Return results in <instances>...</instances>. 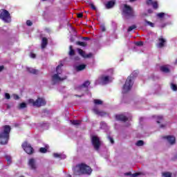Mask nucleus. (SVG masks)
Here are the masks:
<instances>
[{
	"instance_id": "obj_1",
	"label": "nucleus",
	"mask_w": 177,
	"mask_h": 177,
	"mask_svg": "<svg viewBox=\"0 0 177 177\" xmlns=\"http://www.w3.org/2000/svg\"><path fill=\"white\" fill-rule=\"evenodd\" d=\"M92 168L85 163H80L76 165L73 170V175L81 176V175H91L92 174Z\"/></svg>"
},
{
	"instance_id": "obj_2",
	"label": "nucleus",
	"mask_w": 177,
	"mask_h": 177,
	"mask_svg": "<svg viewBox=\"0 0 177 177\" xmlns=\"http://www.w3.org/2000/svg\"><path fill=\"white\" fill-rule=\"evenodd\" d=\"M3 131L0 133V145H8L10 138V131L12 127L10 125L3 126Z\"/></svg>"
},
{
	"instance_id": "obj_3",
	"label": "nucleus",
	"mask_w": 177,
	"mask_h": 177,
	"mask_svg": "<svg viewBox=\"0 0 177 177\" xmlns=\"http://www.w3.org/2000/svg\"><path fill=\"white\" fill-rule=\"evenodd\" d=\"M122 15L124 19H132V17H135V10H133V8H132L131 6L124 4L122 9Z\"/></svg>"
},
{
	"instance_id": "obj_4",
	"label": "nucleus",
	"mask_w": 177,
	"mask_h": 177,
	"mask_svg": "<svg viewBox=\"0 0 177 177\" xmlns=\"http://www.w3.org/2000/svg\"><path fill=\"white\" fill-rule=\"evenodd\" d=\"M62 67H63V64H62L57 66V68H56L57 73L54 74L52 76L53 85H56V84H57L59 81H64V80H67V76H65L64 77H60L59 76V74H60V72H59V70H60V68H62Z\"/></svg>"
},
{
	"instance_id": "obj_5",
	"label": "nucleus",
	"mask_w": 177,
	"mask_h": 177,
	"mask_svg": "<svg viewBox=\"0 0 177 177\" xmlns=\"http://www.w3.org/2000/svg\"><path fill=\"white\" fill-rule=\"evenodd\" d=\"M133 80V76H132V75L127 77L125 84L123 86V93H127V92H129L130 90L132 89V86H133V82H132Z\"/></svg>"
},
{
	"instance_id": "obj_6",
	"label": "nucleus",
	"mask_w": 177,
	"mask_h": 177,
	"mask_svg": "<svg viewBox=\"0 0 177 177\" xmlns=\"http://www.w3.org/2000/svg\"><path fill=\"white\" fill-rule=\"evenodd\" d=\"M28 103L35 107H42V106L46 105V101L42 97H38L35 101L34 99H29Z\"/></svg>"
},
{
	"instance_id": "obj_7",
	"label": "nucleus",
	"mask_w": 177,
	"mask_h": 177,
	"mask_svg": "<svg viewBox=\"0 0 177 177\" xmlns=\"http://www.w3.org/2000/svg\"><path fill=\"white\" fill-rule=\"evenodd\" d=\"M0 19H1L4 23H10L12 21L10 14L9 11L6 10H0Z\"/></svg>"
},
{
	"instance_id": "obj_8",
	"label": "nucleus",
	"mask_w": 177,
	"mask_h": 177,
	"mask_svg": "<svg viewBox=\"0 0 177 177\" xmlns=\"http://www.w3.org/2000/svg\"><path fill=\"white\" fill-rule=\"evenodd\" d=\"M91 143L97 151L100 150V146H102V143L100 142V138L96 136H93L91 138Z\"/></svg>"
},
{
	"instance_id": "obj_9",
	"label": "nucleus",
	"mask_w": 177,
	"mask_h": 177,
	"mask_svg": "<svg viewBox=\"0 0 177 177\" xmlns=\"http://www.w3.org/2000/svg\"><path fill=\"white\" fill-rule=\"evenodd\" d=\"M22 148L24 149V151L27 153V154H32L34 153V148H32V147H31V145L27 142L22 144Z\"/></svg>"
},
{
	"instance_id": "obj_10",
	"label": "nucleus",
	"mask_w": 177,
	"mask_h": 177,
	"mask_svg": "<svg viewBox=\"0 0 177 177\" xmlns=\"http://www.w3.org/2000/svg\"><path fill=\"white\" fill-rule=\"evenodd\" d=\"M89 85H91V82H89V80H86L82 85L75 87V91L81 92V91H82V88H86L88 89V86H89Z\"/></svg>"
},
{
	"instance_id": "obj_11",
	"label": "nucleus",
	"mask_w": 177,
	"mask_h": 177,
	"mask_svg": "<svg viewBox=\"0 0 177 177\" xmlns=\"http://www.w3.org/2000/svg\"><path fill=\"white\" fill-rule=\"evenodd\" d=\"M163 139H166L169 145H175L176 143V138L174 136H163Z\"/></svg>"
},
{
	"instance_id": "obj_12",
	"label": "nucleus",
	"mask_w": 177,
	"mask_h": 177,
	"mask_svg": "<svg viewBox=\"0 0 177 177\" xmlns=\"http://www.w3.org/2000/svg\"><path fill=\"white\" fill-rule=\"evenodd\" d=\"M99 80L102 85H106L110 82V77L106 75H102L99 77Z\"/></svg>"
},
{
	"instance_id": "obj_13",
	"label": "nucleus",
	"mask_w": 177,
	"mask_h": 177,
	"mask_svg": "<svg viewBox=\"0 0 177 177\" xmlns=\"http://www.w3.org/2000/svg\"><path fill=\"white\" fill-rule=\"evenodd\" d=\"M93 113L97 115H100V117H106V115H109V113L106 111H100L99 109L95 108L93 109Z\"/></svg>"
},
{
	"instance_id": "obj_14",
	"label": "nucleus",
	"mask_w": 177,
	"mask_h": 177,
	"mask_svg": "<svg viewBox=\"0 0 177 177\" xmlns=\"http://www.w3.org/2000/svg\"><path fill=\"white\" fill-rule=\"evenodd\" d=\"M115 119L117 121H122V122L128 121V118L122 114L115 115Z\"/></svg>"
},
{
	"instance_id": "obj_15",
	"label": "nucleus",
	"mask_w": 177,
	"mask_h": 177,
	"mask_svg": "<svg viewBox=\"0 0 177 177\" xmlns=\"http://www.w3.org/2000/svg\"><path fill=\"white\" fill-rule=\"evenodd\" d=\"M77 52H78L79 55H80V56H82V57H84L85 59H86L88 57H92V53H88V54L86 55L85 51H84L81 48H78Z\"/></svg>"
},
{
	"instance_id": "obj_16",
	"label": "nucleus",
	"mask_w": 177,
	"mask_h": 177,
	"mask_svg": "<svg viewBox=\"0 0 177 177\" xmlns=\"http://www.w3.org/2000/svg\"><path fill=\"white\" fill-rule=\"evenodd\" d=\"M28 165L30 167L31 169H37V163L35 162V159L30 158L28 161Z\"/></svg>"
},
{
	"instance_id": "obj_17",
	"label": "nucleus",
	"mask_w": 177,
	"mask_h": 177,
	"mask_svg": "<svg viewBox=\"0 0 177 177\" xmlns=\"http://www.w3.org/2000/svg\"><path fill=\"white\" fill-rule=\"evenodd\" d=\"M158 41H159V43L158 44V48H164L165 46V42H167V40L162 38V37L158 38Z\"/></svg>"
},
{
	"instance_id": "obj_18",
	"label": "nucleus",
	"mask_w": 177,
	"mask_h": 177,
	"mask_svg": "<svg viewBox=\"0 0 177 177\" xmlns=\"http://www.w3.org/2000/svg\"><path fill=\"white\" fill-rule=\"evenodd\" d=\"M48 45V39L46 37H43L41 39V48L45 49Z\"/></svg>"
},
{
	"instance_id": "obj_19",
	"label": "nucleus",
	"mask_w": 177,
	"mask_h": 177,
	"mask_svg": "<svg viewBox=\"0 0 177 177\" xmlns=\"http://www.w3.org/2000/svg\"><path fill=\"white\" fill-rule=\"evenodd\" d=\"M115 5V1H109L106 4V9H111Z\"/></svg>"
},
{
	"instance_id": "obj_20",
	"label": "nucleus",
	"mask_w": 177,
	"mask_h": 177,
	"mask_svg": "<svg viewBox=\"0 0 177 177\" xmlns=\"http://www.w3.org/2000/svg\"><path fill=\"white\" fill-rule=\"evenodd\" d=\"M27 71L28 73H30V74H35V75H37L39 73V71L35 69V68H26Z\"/></svg>"
},
{
	"instance_id": "obj_21",
	"label": "nucleus",
	"mask_w": 177,
	"mask_h": 177,
	"mask_svg": "<svg viewBox=\"0 0 177 177\" xmlns=\"http://www.w3.org/2000/svg\"><path fill=\"white\" fill-rule=\"evenodd\" d=\"M86 68V65L85 64H80L76 66L77 71H82V70H85Z\"/></svg>"
},
{
	"instance_id": "obj_22",
	"label": "nucleus",
	"mask_w": 177,
	"mask_h": 177,
	"mask_svg": "<svg viewBox=\"0 0 177 177\" xmlns=\"http://www.w3.org/2000/svg\"><path fill=\"white\" fill-rule=\"evenodd\" d=\"M160 71H162V73H169V68L165 66H160Z\"/></svg>"
},
{
	"instance_id": "obj_23",
	"label": "nucleus",
	"mask_w": 177,
	"mask_h": 177,
	"mask_svg": "<svg viewBox=\"0 0 177 177\" xmlns=\"http://www.w3.org/2000/svg\"><path fill=\"white\" fill-rule=\"evenodd\" d=\"M68 55L69 56H74V55H75V50L73 49V46H69Z\"/></svg>"
},
{
	"instance_id": "obj_24",
	"label": "nucleus",
	"mask_w": 177,
	"mask_h": 177,
	"mask_svg": "<svg viewBox=\"0 0 177 177\" xmlns=\"http://www.w3.org/2000/svg\"><path fill=\"white\" fill-rule=\"evenodd\" d=\"M162 176L164 177H172V173L169 171L163 172Z\"/></svg>"
},
{
	"instance_id": "obj_25",
	"label": "nucleus",
	"mask_w": 177,
	"mask_h": 177,
	"mask_svg": "<svg viewBox=\"0 0 177 177\" xmlns=\"http://www.w3.org/2000/svg\"><path fill=\"white\" fill-rule=\"evenodd\" d=\"M145 145V142L142 140H140L137 141L136 143V145H137L138 147H140V146H143Z\"/></svg>"
},
{
	"instance_id": "obj_26",
	"label": "nucleus",
	"mask_w": 177,
	"mask_h": 177,
	"mask_svg": "<svg viewBox=\"0 0 177 177\" xmlns=\"http://www.w3.org/2000/svg\"><path fill=\"white\" fill-rule=\"evenodd\" d=\"M76 45H79V46H86L85 41H76Z\"/></svg>"
},
{
	"instance_id": "obj_27",
	"label": "nucleus",
	"mask_w": 177,
	"mask_h": 177,
	"mask_svg": "<svg viewBox=\"0 0 177 177\" xmlns=\"http://www.w3.org/2000/svg\"><path fill=\"white\" fill-rule=\"evenodd\" d=\"M136 28V25H132L129 27V28L127 29V31L128 32H131V31H132L133 30H135Z\"/></svg>"
},
{
	"instance_id": "obj_28",
	"label": "nucleus",
	"mask_w": 177,
	"mask_h": 177,
	"mask_svg": "<svg viewBox=\"0 0 177 177\" xmlns=\"http://www.w3.org/2000/svg\"><path fill=\"white\" fill-rule=\"evenodd\" d=\"M6 160L8 164H10L12 162V157H10V156L6 155Z\"/></svg>"
},
{
	"instance_id": "obj_29",
	"label": "nucleus",
	"mask_w": 177,
	"mask_h": 177,
	"mask_svg": "<svg viewBox=\"0 0 177 177\" xmlns=\"http://www.w3.org/2000/svg\"><path fill=\"white\" fill-rule=\"evenodd\" d=\"M39 152L43 153H47L48 152V149H46L45 147H41L39 149Z\"/></svg>"
},
{
	"instance_id": "obj_30",
	"label": "nucleus",
	"mask_w": 177,
	"mask_h": 177,
	"mask_svg": "<svg viewBox=\"0 0 177 177\" xmlns=\"http://www.w3.org/2000/svg\"><path fill=\"white\" fill-rule=\"evenodd\" d=\"M171 88L172 91H177V85L174 83L171 84Z\"/></svg>"
},
{
	"instance_id": "obj_31",
	"label": "nucleus",
	"mask_w": 177,
	"mask_h": 177,
	"mask_svg": "<svg viewBox=\"0 0 177 177\" xmlns=\"http://www.w3.org/2000/svg\"><path fill=\"white\" fill-rule=\"evenodd\" d=\"M94 103L97 105L103 104V101L100 100H94Z\"/></svg>"
},
{
	"instance_id": "obj_32",
	"label": "nucleus",
	"mask_w": 177,
	"mask_h": 177,
	"mask_svg": "<svg viewBox=\"0 0 177 177\" xmlns=\"http://www.w3.org/2000/svg\"><path fill=\"white\" fill-rule=\"evenodd\" d=\"M152 6L153 9H158V3H157V1H154L152 3Z\"/></svg>"
},
{
	"instance_id": "obj_33",
	"label": "nucleus",
	"mask_w": 177,
	"mask_h": 177,
	"mask_svg": "<svg viewBox=\"0 0 177 177\" xmlns=\"http://www.w3.org/2000/svg\"><path fill=\"white\" fill-rule=\"evenodd\" d=\"M26 107H27L26 102H22L19 104V109H26Z\"/></svg>"
},
{
	"instance_id": "obj_34",
	"label": "nucleus",
	"mask_w": 177,
	"mask_h": 177,
	"mask_svg": "<svg viewBox=\"0 0 177 177\" xmlns=\"http://www.w3.org/2000/svg\"><path fill=\"white\" fill-rule=\"evenodd\" d=\"M72 124H73V125H80V124H81V121H80V120H73Z\"/></svg>"
},
{
	"instance_id": "obj_35",
	"label": "nucleus",
	"mask_w": 177,
	"mask_h": 177,
	"mask_svg": "<svg viewBox=\"0 0 177 177\" xmlns=\"http://www.w3.org/2000/svg\"><path fill=\"white\" fill-rule=\"evenodd\" d=\"M157 16H158V17H160V19H162V17H164V16H165V13L160 12V13H158Z\"/></svg>"
},
{
	"instance_id": "obj_36",
	"label": "nucleus",
	"mask_w": 177,
	"mask_h": 177,
	"mask_svg": "<svg viewBox=\"0 0 177 177\" xmlns=\"http://www.w3.org/2000/svg\"><path fill=\"white\" fill-rule=\"evenodd\" d=\"M89 6H91V9H93V10H96V6H95V4H93V3H90Z\"/></svg>"
},
{
	"instance_id": "obj_37",
	"label": "nucleus",
	"mask_w": 177,
	"mask_h": 177,
	"mask_svg": "<svg viewBox=\"0 0 177 177\" xmlns=\"http://www.w3.org/2000/svg\"><path fill=\"white\" fill-rule=\"evenodd\" d=\"M145 23H147V24H149V26H150L151 27H154V24L153 22L145 20Z\"/></svg>"
},
{
	"instance_id": "obj_38",
	"label": "nucleus",
	"mask_w": 177,
	"mask_h": 177,
	"mask_svg": "<svg viewBox=\"0 0 177 177\" xmlns=\"http://www.w3.org/2000/svg\"><path fill=\"white\" fill-rule=\"evenodd\" d=\"M26 24L27 26H28L29 27H31V26H32V22L30 20H27L26 21Z\"/></svg>"
},
{
	"instance_id": "obj_39",
	"label": "nucleus",
	"mask_w": 177,
	"mask_h": 177,
	"mask_svg": "<svg viewBox=\"0 0 177 177\" xmlns=\"http://www.w3.org/2000/svg\"><path fill=\"white\" fill-rule=\"evenodd\" d=\"M160 121H162V116H158V120L156 121L157 124H160Z\"/></svg>"
},
{
	"instance_id": "obj_40",
	"label": "nucleus",
	"mask_w": 177,
	"mask_h": 177,
	"mask_svg": "<svg viewBox=\"0 0 177 177\" xmlns=\"http://www.w3.org/2000/svg\"><path fill=\"white\" fill-rule=\"evenodd\" d=\"M108 138H109V140L111 142V143L112 145H114V139H113V138H111V136H109Z\"/></svg>"
},
{
	"instance_id": "obj_41",
	"label": "nucleus",
	"mask_w": 177,
	"mask_h": 177,
	"mask_svg": "<svg viewBox=\"0 0 177 177\" xmlns=\"http://www.w3.org/2000/svg\"><path fill=\"white\" fill-rule=\"evenodd\" d=\"M5 97H6V99H7V100L10 99V94H9V93H5Z\"/></svg>"
},
{
	"instance_id": "obj_42",
	"label": "nucleus",
	"mask_w": 177,
	"mask_h": 177,
	"mask_svg": "<svg viewBox=\"0 0 177 177\" xmlns=\"http://www.w3.org/2000/svg\"><path fill=\"white\" fill-rule=\"evenodd\" d=\"M153 0H147L146 3L147 5H153Z\"/></svg>"
},
{
	"instance_id": "obj_43",
	"label": "nucleus",
	"mask_w": 177,
	"mask_h": 177,
	"mask_svg": "<svg viewBox=\"0 0 177 177\" xmlns=\"http://www.w3.org/2000/svg\"><path fill=\"white\" fill-rule=\"evenodd\" d=\"M100 28L103 32H104V31H106V26H104V25L101 26Z\"/></svg>"
},
{
	"instance_id": "obj_44",
	"label": "nucleus",
	"mask_w": 177,
	"mask_h": 177,
	"mask_svg": "<svg viewBox=\"0 0 177 177\" xmlns=\"http://www.w3.org/2000/svg\"><path fill=\"white\" fill-rule=\"evenodd\" d=\"M84 17V14H82V12L77 14L78 19H82V17Z\"/></svg>"
},
{
	"instance_id": "obj_45",
	"label": "nucleus",
	"mask_w": 177,
	"mask_h": 177,
	"mask_svg": "<svg viewBox=\"0 0 177 177\" xmlns=\"http://www.w3.org/2000/svg\"><path fill=\"white\" fill-rule=\"evenodd\" d=\"M132 174H133L131 171L124 174L126 176H131V177H132Z\"/></svg>"
},
{
	"instance_id": "obj_46",
	"label": "nucleus",
	"mask_w": 177,
	"mask_h": 177,
	"mask_svg": "<svg viewBox=\"0 0 177 177\" xmlns=\"http://www.w3.org/2000/svg\"><path fill=\"white\" fill-rule=\"evenodd\" d=\"M140 175V173H134L131 174V177H136V176H139Z\"/></svg>"
},
{
	"instance_id": "obj_47",
	"label": "nucleus",
	"mask_w": 177,
	"mask_h": 177,
	"mask_svg": "<svg viewBox=\"0 0 177 177\" xmlns=\"http://www.w3.org/2000/svg\"><path fill=\"white\" fill-rule=\"evenodd\" d=\"M14 99L15 100H19V99H20V97H19V95H14Z\"/></svg>"
},
{
	"instance_id": "obj_48",
	"label": "nucleus",
	"mask_w": 177,
	"mask_h": 177,
	"mask_svg": "<svg viewBox=\"0 0 177 177\" xmlns=\"http://www.w3.org/2000/svg\"><path fill=\"white\" fill-rule=\"evenodd\" d=\"M53 156H54L55 158H59V157H60V154H59V153H54V154H53Z\"/></svg>"
},
{
	"instance_id": "obj_49",
	"label": "nucleus",
	"mask_w": 177,
	"mask_h": 177,
	"mask_svg": "<svg viewBox=\"0 0 177 177\" xmlns=\"http://www.w3.org/2000/svg\"><path fill=\"white\" fill-rule=\"evenodd\" d=\"M137 45H138V46H143V41H138V42H137Z\"/></svg>"
},
{
	"instance_id": "obj_50",
	"label": "nucleus",
	"mask_w": 177,
	"mask_h": 177,
	"mask_svg": "<svg viewBox=\"0 0 177 177\" xmlns=\"http://www.w3.org/2000/svg\"><path fill=\"white\" fill-rule=\"evenodd\" d=\"M30 57H32V59H35V57H36L35 54V53H31L30 54Z\"/></svg>"
},
{
	"instance_id": "obj_51",
	"label": "nucleus",
	"mask_w": 177,
	"mask_h": 177,
	"mask_svg": "<svg viewBox=\"0 0 177 177\" xmlns=\"http://www.w3.org/2000/svg\"><path fill=\"white\" fill-rule=\"evenodd\" d=\"M82 39H84V41H89V39H91L89 37H82Z\"/></svg>"
},
{
	"instance_id": "obj_52",
	"label": "nucleus",
	"mask_w": 177,
	"mask_h": 177,
	"mask_svg": "<svg viewBox=\"0 0 177 177\" xmlns=\"http://www.w3.org/2000/svg\"><path fill=\"white\" fill-rule=\"evenodd\" d=\"M3 68H5V66H0V73H1V71H3Z\"/></svg>"
},
{
	"instance_id": "obj_53",
	"label": "nucleus",
	"mask_w": 177,
	"mask_h": 177,
	"mask_svg": "<svg viewBox=\"0 0 177 177\" xmlns=\"http://www.w3.org/2000/svg\"><path fill=\"white\" fill-rule=\"evenodd\" d=\"M76 97H82V96H84V95H75Z\"/></svg>"
},
{
	"instance_id": "obj_54",
	"label": "nucleus",
	"mask_w": 177,
	"mask_h": 177,
	"mask_svg": "<svg viewBox=\"0 0 177 177\" xmlns=\"http://www.w3.org/2000/svg\"><path fill=\"white\" fill-rule=\"evenodd\" d=\"M160 128H165V125L161 124V125H160Z\"/></svg>"
},
{
	"instance_id": "obj_55",
	"label": "nucleus",
	"mask_w": 177,
	"mask_h": 177,
	"mask_svg": "<svg viewBox=\"0 0 177 177\" xmlns=\"http://www.w3.org/2000/svg\"><path fill=\"white\" fill-rule=\"evenodd\" d=\"M136 0H129V2H135Z\"/></svg>"
},
{
	"instance_id": "obj_56",
	"label": "nucleus",
	"mask_w": 177,
	"mask_h": 177,
	"mask_svg": "<svg viewBox=\"0 0 177 177\" xmlns=\"http://www.w3.org/2000/svg\"><path fill=\"white\" fill-rule=\"evenodd\" d=\"M71 42H74V39L73 38H71Z\"/></svg>"
},
{
	"instance_id": "obj_57",
	"label": "nucleus",
	"mask_w": 177,
	"mask_h": 177,
	"mask_svg": "<svg viewBox=\"0 0 177 177\" xmlns=\"http://www.w3.org/2000/svg\"><path fill=\"white\" fill-rule=\"evenodd\" d=\"M176 64H177V59L176 60Z\"/></svg>"
},
{
	"instance_id": "obj_58",
	"label": "nucleus",
	"mask_w": 177,
	"mask_h": 177,
	"mask_svg": "<svg viewBox=\"0 0 177 177\" xmlns=\"http://www.w3.org/2000/svg\"><path fill=\"white\" fill-rule=\"evenodd\" d=\"M68 177H71V175H69Z\"/></svg>"
},
{
	"instance_id": "obj_59",
	"label": "nucleus",
	"mask_w": 177,
	"mask_h": 177,
	"mask_svg": "<svg viewBox=\"0 0 177 177\" xmlns=\"http://www.w3.org/2000/svg\"><path fill=\"white\" fill-rule=\"evenodd\" d=\"M112 1H113L114 2H115V0H112Z\"/></svg>"
},
{
	"instance_id": "obj_60",
	"label": "nucleus",
	"mask_w": 177,
	"mask_h": 177,
	"mask_svg": "<svg viewBox=\"0 0 177 177\" xmlns=\"http://www.w3.org/2000/svg\"><path fill=\"white\" fill-rule=\"evenodd\" d=\"M8 109H9V106H8Z\"/></svg>"
},
{
	"instance_id": "obj_61",
	"label": "nucleus",
	"mask_w": 177,
	"mask_h": 177,
	"mask_svg": "<svg viewBox=\"0 0 177 177\" xmlns=\"http://www.w3.org/2000/svg\"><path fill=\"white\" fill-rule=\"evenodd\" d=\"M42 1H46V0H42Z\"/></svg>"
}]
</instances>
